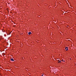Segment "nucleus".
<instances>
[{
    "instance_id": "nucleus-5",
    "label": "nucleus",
    "mask_w": 76,
    "mask_h": 76,
    "mask_svg": "<svg viewBox=\"0 0 76 76\" xmlns=\"http://www.w3.org/2000/svg\"><path fill=\"white\" fill-rule=\"evenodd\" d=\"M58 63H61V61L58 60Z\"/></svg>"
},
{
    "instance_id": "nucleus-2",
    "label": "nucleus",
    "mask_w": 76,
    "mask_h": 76,
    "mask_svg": "<svg viewBox=\"0 0 76 76\" xmlns=\"http://www.w3.org/2000/svg\"><path fill=\"white\" fill-rule=\"evenodd\" d=\"M10 60L11 61H14V60H13V58L11 59Z\"/></svg>"
},
{
    "instance_id": "nucleus-3",
    "label": "nucleus",
    "mask_w": 76,
    "mask_h": 76,
    "mask_svg": "<svg viewBox=\"0 0 76 76\" xmlns=\"http://www.w3.org/2000/svg\"><path fill=\"white\" fill-rule=\"evenodd\" d=\"M28 35H31V32H29L28 33Z\"/></svg>"
},
{
    "instance_id": "nucleus-1",
    "label": "nucleus",
    "mask_w": 76,
    "mask_h": 76,
    "mask_svg": "<svg viewBox=\"0 0 76 76\" xmlns=\"http://www.w3.org/2000/svg\"><path fill=\"white\" fill-rule=\"evenodd\" d=\"M65 49L66 50V51H67V50H68V48L66 47L65 48Z\"/></svg>"
},
{
    "instance_id": "nucleus-4",
    "label": "nucleus",
    "mask_w": 76,
    "mask_h": 76,
    "mask_svg": "<svg viewBox=\"0 0 76 76\" xmlns=\"http://www.w3.org/2000/svg\"><path fill=\"white\" fill-rule=\"evenodd\" d=\"M61 61H63L64 62H65V61H64L63 59H62Z\"/></svg>"
}]
</instances>
